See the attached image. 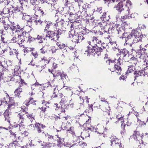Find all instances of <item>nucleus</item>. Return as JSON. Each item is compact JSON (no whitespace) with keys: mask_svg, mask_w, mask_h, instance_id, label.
Segmentation results:
<instances>
[{"mask_svg":"<svg viewBox=\"0 0 148 148\" xmlns=\"http://www.w3.org/2000/svg\"><path fill=\"white\" fill-rule=\"evenodd\" d=\"M8 104V108H11L14 107L16 105V104L15 102L14 99L13 98H9V96L7 94L6 98H4L3 101V103H5Z\"/></svg>","mask_w":148,"mask_h":148,"instance_id":"obj_1","label":"nucleus"},{"mask_svg":"<svg viewBox=\"0 0 148 148\" xmlns=\"http://www.w3.org/2000/svg\"><path fill=\"white\" fill-rule=\"evenodd\" d=\"M23 36L18 35L16 38L14 37L12 40L13 42H17L18 44H20L24 41V40L23 39Z\"/></svg>","mask_w":148,"mask_h":148,"instance_id":"obj_2","label":"nucleus"},{"mask_svg":"<svg viewBox=\"0 0 148 148\" xmlns=\"http://www.w3.org/2000/svg\"><path fill=\"white\" fill-rule=\"evenodd\" d=\"M58 32L59 31L58 30L57 31H56V32H51V37L53 38L52 39V40H53L54 41H56L58 40V39L59 37Z\"/></svg>","mask_w":148,"mask_h":148,"instance_id":"obj_3","label":"nucleus"},{"mask_svg":"<svg viewBox=\"0 0 148 148\" xmlns=\"http://www.w3.org/2000/svg\"><path fill=\"white\" fill-rule=\"evenodd\" d=\"M34 17L30 18V16L29 15H26V14H25L24 16H23L22 19H24L26 20L30 24L31 23V21H36V18H34Z\"/></svg>","mask_w":148,"mask_h":148,"instance_id":"obj_4","label":"nucleus"},{"mask_svg":"<svg viewBox=\"0 0 148 148\" xmlns=\"http://www.w3.org/2000/svg\"><path fill=\"white\" fill-rule=\"evenodd\" d=\"M11 110H6L4 113V116L5 118V120L7 121L9 123H10V121L9 115L10 114Z\"/></svg>","mask_w":148,"mask_h":148,"instance_id":"obj_5","label":"nucleus"},{"mask_svg":"<svg viewBox=\"0 0 148 148\" xmlns=\"http://www.w3.org/2000/svg\"><path fill=\"white\" fill-rule=\"evenodd\" d=\"M18 117L21 120V121L19 123V127H20L19 129L20 131H22V130H21V127L24 125V124L23 123V122L24 116L22 114L19 113L18 114Z\"/></svg>","mask_w":148,"mask_h":148,"instance_id":"obj_6","label":"nucleus"},{"mask_svg":"<svg viewBox=\"0 0 148 148\" xmlns=\"http://www.w3.org/2000/svg\"><path fill=\"white\" fill-rule=\"evenodd\" d=\"M22 89L20 88H18L14 91L15 95L18 97H19L21 93L22 92Z\"/></svg>","mask_w":148,"mask_h":148,"instance_id":"obj_7","label":"nucleus"},{"mask_svg":"<svg viewBox=\"0 0 148 148\" xmlns=\"http://www.w3.org/2000/svg\"><path fill=\"white\" fill-rule=\"evenodd\" d=\"M25 38H23V39L24 40H26L27 38V40L29 42H30L31 41H32L33 39V38H32V37L29 36V34L27 33H25Z\"/></svg>","mask_w":148,"mask_h":148,"instance_id":"obj_8","label":"nucleus"},{"mask_svg":"<svg viewBox=\"0 0 148 148\" xmlns=\"http://www.w3.org/2000/svg\"><path fill=\"white\" fill-rule=\"evenodd\" d=\"M123 4L122 2H120L117 5L116 8L117 10H119L120 11L122 10Z\"/></svg>","mask_w":148,"mask_h":148,"instance_id":"obj_9","label":"nucleus"},{"mask_svg":"<svg viewBox=\"0 0 148 148\" xmlns=\"http://www.w3.org/2000/svg\"><path fill=\"white\" fill-rule=\"evenodd\" d=\"M105 1H109L110 2V3L112 4L113 6H115L117 3V0H104Z\"/></svg>","mask_w":148,"mask_h":148,"instance_id":"obj_10","label":"nucleus"},{"mask_svg":"<svg viewBox=\"0 0 148 148\" xmlns=\"http://www.w3.org/2000/svg\"><path fill=\"white\" fill-rule=\"evenodd\" d=\"M16 26L15 29L16 30V32H21L23 31V28L20 27L19 25H16Z\"/></svg>","mask_w":148,"mask_h":148,"instance_id":"obj_11","label":"nucleus"},{"mask_svg":"<svg viewBox=\"0 0 148 148\" xmlns=\"http://www.w3.org/2000/svg\"><path fill=\"white\" fill-rule=\"evenodd\" d=\"M78 36H73L72 39V40L74 42H75V43H78Z\"/></svg>","mask_w":148,"mask_h":148,"instance_id":"obj_12","label":"nucleus"},{"mask_svg":"<svg viewBox=\"0 0 148 148\" xmlns=\"http://www.w3.org/2000/svg\"><path fill=\"white\" fill-rule=\"evenodd\" d=\"M10 28L12 30H15L16 28V25L15 26V25L14 23H11L9 25Z\"/></svg>","mask_w":148,"mask_h":148,"instance_id":"obj_13","label":"nucleus"},{"mask_svg":"<svg viewBox=\"0 0 148 148\" xmlns=\"http://www.w3.org/2000/svg\"><path fill=\"white\" fill-rule=\"evenodd\" d=\"M95 49H93V50H94V51H95L96 52H101L102 51V49L101 47H97L96 48V47H95Z\"/></svg>","mask_w":148,"mask_h":148,"instance_id":"obj_14","label":"nucleus"},{"mask_svg":"<svg viewBox=\"0 0 148 148\" xmlns=\"http://www.w3.org/2000/svg\"><path fill=\"white\" fill-rule=\"evenodd\" d=\"M38 131L39 132H41L40 128H43V127H45V126H43L42 125H41L39 123H38Z\"/></svg>","mask_w":148,"mask_h":148,"instance_id":"obj_15","label":"nucleus"},{"mask_svg":"<svg viewBox=\"0 0 148 148\" xmlns=\"http://www.w3.org/2000/svg\"><path fill=\"white\" fill-rule=\"evenodd\" d=\"M3 36H1V41L3 43H5L7 42L6 40Z\"/></svg>","mask_w":148,"mask_h":148,"instance_id":"obj_16","label":"nucleus"},{"mask_svg":"<svg viewBox=\"0 0 148 148\" xmlns=\"http://www.w3.org/2000/svg\"><path fill=\"white\" fill-rule=\"evenodd\" d=\"M4 29L5 30H7L10 28L9 25L8 24L5 23L3 24Z\"/></svg>","mask_w":148,"mask_h":148,"instance_id":"obj_17","label":"nucleus"},{"mask_svg":"<svg viewBox=\"0 0 148 148\" xmlns=\"http://www.w3.org/2000/svg\"><path fill=\"white\" fill-rule=\"evenodd\" d=\"M92 45V42H91L90 44H89V46L88 47V48L89 49H95V46H93Z\"/></svg>","mask_w":148,"mask_h":148,"instance_id":"obj_18","label":"nucleus"},{"mask_svg":"<svg viewBox=\"0 0 148 148\" xmlns=\"http://www.w3.org/2000/svg\"><path fill=\"white\" fill-rule=\"evenodd\" d=\"M20 73V70H16L14 69V75L16 76H18L19 75V74Z\"/></svg>","mask_w":148,"mask_h":148,"instance_id":"obj_19","label":"nucleus"},{"mask_svg":"<svg viewBox=\"0 0 148 148\" xmlns=\"http://www.w3.org/2000/svg\"><path fill=\"white\" fill-rule=\"evenodd\" d=\"M16 54V58H17L18 59H19L20 60V61L19 62V64H21V55L19 54V53H17V54Z\"/></svg>","mask_w":148,"mask_h":148,"instance_id":"obj_20","label":"nucleus"},{"mask_svg":"<svg viewBox=\"0 0 148 148\" xmlns=\"http://www.w3.org/2000/svg\"><path fill=\"white\" fill-rule=\"evenodd\" d=\"M114 68L115 69V70H116L118 71H121V67L118 65H115L114 67Z\"/></svg>","mask_w":148,"mask_h":148,"instance_id":"obj_21","label":"nucleus"},{"mask_svg":"<svg viewBox=\"0 0 148 148\" xmlns=\"http://www.w3.org/2000/svg\"><path fill=\"white\" fill-rule=\"evenodd\" d=\"M28 49H27V48L26 47H25V48L24 49V52L25 53V52H29V49H32V51H33V50H34V49L33 48H28Z\"/></svg>","mask_w":148,"mask_h":148,"instance_id":"obj_22","label":"nucleus"},{"mask_svg":"<svg viewBox=\"0 0 148 148\" xmlns=\"http://www.w3.org/2000/svg\"><path fill=\"white\" fill-rule=\"evenodd\" d=\"M47 138L48 139V140H51L53 139V137L52 136H51L50 135H47Z\"/></svg>","mask_w":148,"mask_h":148,"instance_id":"obj_23","label":"nucleus"},{"mask_svg":"<svg viewBox=\"0 0 148 148\" xmlns=\"http://www.w3.org/2000/svg\"><path fill=\"white\" fill-rule=\"evenodd\" d=\"M94 39H93V41H96L98 43L99 42H101V40H99L96 37H95L94 38Z\"/></svg>","mask_w":148,"mask_h":148,"instance_id":"obj_24","label":"nucleus"},{"mask_svg":"<svg viewBox=\"0 0 148 148\" xmlns=\"http://www.w3.org/2000/svg\"><path fill=\"white\" fill-rule=\"evenodd\" d=\"M20 65H18V66H15V68L14 69V70H20Z\"/></svg>","mask_w":148,"mask_h":148,"instance_id":"obj_25","label":"nucleus"},{"mask_svg":"<svg viewBox=\"0 0 148 148\" xmlns=\"http://www.w3.org/2000/svg\"><path fill=\"white\" fill-rule=\"evenodd\" d=\"M58 45L60 49L64 48L65 47V45L64 44L61 45Z\"/></svg>","mask_w":148,"mask_h":148,"instance_id":"obj_26","label":"nucleus"},{"mask_svg":"<svg viewBox=\"0 0 148 148\" xmlns=\"http://www.w3.org/2000/svg\"><path fill=\"white\" fill-rule=\"evenodd\" d=\"M22 134L24 135L25 136H27L28 134V133L26 131H24L23 133H22Z\"/></svg>","mask_w":148,"mask_h":148,"instance_id":"obj_27","label":"nucleus"},{"mask_svg":"<svg viewBox=\"0 0 148 148\" xmlns=\"http://www.w3.org/2000/svg\"><path fill=\"white\" fill-rule=\"evenodd\" d=\"M109 69L112 72L114 71H115V70H114L115 68H114V67L112 66V67H111L109 68Z\"/></svg>","mask_w":148,"mask_h":148,"instance_id":"obj_28","label":"nucleus"},{"mask_svg":"<svg viewBox=\"0 0 148 148\" xmlns=\"http://www.w3.org/2000/svg\"><path fill=\"white\" fill-rule=\"evenodd\" d=\"M12 51L15 54H17V53H18V50L15 49H13Z\"/></svg>","mask_w":148,"mask_h":148,"instance_id":"obj_29","label":"nucleus"},{"mask_svg":"<svg viewBox=\"0 0 148 148\" xmlns=\"http://www.w3.org/2000/svg\"><path fill=\"white\" fill-rule=\"evenodd\" d=\"M1 33L2 34V36L4 35L5 34V31L4 30H1Z\"/></svg>","mask_w":148,"mask_h":148,"instance_id":"obj_30","label":"nucleus"},{"mask_svg":"<svg viewBox=\"0 0 148 148\" xmlns=\"http://www.w3.org/2000/svg\"><path fill=\"white\" fill-rule=\"evenodd\" d=\"M148 68H147V67H146L145 68H144V69L142 70H141V71H140V72H142V71H144V72L146 71V70H147V69H148Z\"/></svg>","mask_w":148,"mask_h":148,"instance_id":"obj_31","label":"nucleus"},{"mask_svg":"<svg viewBox=\"0 0 148 148\" xmlns=\"http://www.w3.org/2000/svg\"><path fill=\"white\" fill-rule=\"evenodd\" d=\"M35 87V88L36 87V83H35L34 84H33L32 85L31 88H32L34 89V87Z\"/></svg>","mask_w":148,"mask_h":148,"instance_id":"obj_32","label":"nucleus"},{"mask_svg":"<svg viewBox=\"0 0 148 148\" xmlns=\"http://www.w3.org/2000/svg\"><path fill=\"white\" fill-rule=\"evenodd\" d=\"M27 117H30L31 118L32 116V115L31 114H29L28 113H27Z\"/></svg>","mask_w":148,"mask_h":148,"instance_id":"obj_33","label":"nucleus"},{"mask_svg":"<svg viewBox=\"0 0 148 148\" xmlns=\"http://www.w3.org/2000/svg\"><path fill=\"white\" fill-rule=\"evenodd\" d=\"M7 49H4V50H2V51L1 52V53H4V52L6 51L7 50Z\"/></svg>","mask_w":148,"mask_h":148,"instance_id":"obj_34","label":"nucleus"},{"mask_svg":"<svg viewBox=\"0 0 148 148\" xmlns=\"http://www.w3.org/2000/svg\"><path fill=\"white\" fill-rule=\"evenodd\" d=\"M137 131H134L133 133V135H134V136H136V134L137 133Z\"/></svg>","mask_w":148,"mask_h":148,"instance_id":"obj_35","label":"nucleus"},{"mask_svg":"<svg viewBox=\"0 0 148 148\" xmlns=\"http://www.w3.org/2000/svg\"><path fill=\"white\" fill-rule=\"evenodd\" d=\"M11 134L12 135H14V138H15L16 137V134L15 133H13L12 132V133Z\"/></svg>","mask_w":148,"mask_h":148,"instance_id":"obj_36","label":"nucleus"},{"mask_svg":"<svg viewBox=\"0 0 148 148\" xmlns=\"http://www.w3.org/2000/svg\"><path fill=\"white\" fill-rule=\"evenodd\" d=\"M32 54L33 55V56H34V57H35V58H36V56L37 55L36 53H33V52H32Z\"/></svg>","mask_w":148,"mask_h":148,"instance_id":"obj_37","label":"nucleus"},{"mask_svg":"<svg viewBox=\"0 0 148 148\" xmlns=\"http://www.w3.org/2000/svg\"><path fill=\"white\" fill-rule=\"evenodd\" d=\"M27 26H28L29 27H30L31 26V23L30 24V23H29L28 22H27Z\"/></svg>","mask_w":148,"mask_h":148,"instance_id":"obj_38","label":"nucleus"},{"mask_svg":"<svg viewBox=\"0 0 148 148\" xmlns=\"http://www.w3.org/2000/svg\"><path fill=\"white\" fill-rule=\"evenodd\" d=\"M42 109V110H43L44 111H45V110L46 109V108L45 107H42L41 108H40V109Z\"/></svg>","mask_w":148,"mask_h":148,"instance_id":"obj_39","label":"nucleus"},{"mask_svg":"<svg viewBox=\"0 0 148 148\" xmlns=\"http://www.w3.org/2000/svg\"><path fill=\"white\" fill-rule=\"evenodd\" d=\"M89 51L88 50L87 51H86L85 52L86 53H85V54H87L88 55V54L89 53Z\"/></svg>","mask_w":148,"mask_h":148,"instance_id":"obj_40","label":"nucleus"},{"mask_svg":"<svg viewBox=\"0 0 148 148\" xmlns=\"http://www.w3.org/2000/svg\"><path fill=\"white\" fill-rule=\"evenodd\" d=\"M30 120L31 121V122H32V121H33V120H34V118H33V117H32H32L31 118H30Z\"/></svg>","mask_w":148,"mask_h":148,"instance_id":"obj_41","label":"nucleus"},{"mask_svg":"<svg viewBox=\"0 0 148 148\" xmlns=\"http://www.w3.org/2000/svg\"><path fill=\"white\" fill-rule=\"evenodd\" d=\"M12 51L10 52V55H12L13 54Z\"/></svg>","mask_w":148,"mask_h":148,"instance_id":"obj_42","label":"nucleus"},{"mask_svg":"<svg viewBox=\"0 0 148 148\" xmlns=\"http://www.w3.org/2000/svg\"><path fill=\"white\" fill-rule=\"evenodd\" d=\"M137 33H138V32H135V33H134V35H135V34H136H136H137Z\"/></svg>","mask_w":148,"mask_h":148,"instance_id":"obj_43","label":"nucleus"},{"mask_svg":"<svg viewBox=\"0 0 148 148\" xmlns=\"http://www.w3.org/2000/svg\"><path fill=\"white\" fill-rule=\"evenodd\" d=\"M85 98H86V99L87 100L89 99V98H88V97H85Z\"/></svg>","mask_w":148,"mask_h":148,"instance_id":"obj_44","label":"nucleus"},{"mask_svg":"<svg viewBox=\"0 0 148 148\" xmlns=\"http://www.w3.org/2000/svg\"><path fill=\"white\" fill-rule=\"evenodd\" d=\"M137 73V71H135V72H134V73L135 74H136V73Z\"/></svg>","mask_w":148,"mask_h":148,"instance_id":"obj_45","label":"nucleus"},{"mask_svg":"<svg viewBox=\"0 0 148 148\" xmlns=\"http://www.w3.org/2000/svg\"><path fill=\"white\" fill-rule=\"evenodd\" d=\"M22 14H23V16H25V14H26L23 13Z\"/></svg>","mask_w":148,"mask_h":148,"instance_id":"obj_46","label":"nucleus"},{"mask_svg":"<svg viewBox=\"0 0 148 148\" xmlns=\"http://www.w3.org/2000/svg\"><path fill=\"white\" fill-rule=\"evenodd\" d=\"M0 65L2 67H3V66L1 64V62H0Z\"/></svg>","mask_w":148,"mask_h":148,"instance_id":"obj_47","label":"nucleus"},{"mask_svg":"<svg viewBox=\"0 0 148 148\" xmlns=\"http://www.w3.org/2000/svg\"><path fill=\"white\" fill-rule=\"evenodd\" d=\"M101 101H104V102H106V100H101Z\"/></svg>","mask_w":148,"mask_h":148,"instance_id":"obj_48","label":"nucleus"},{"mask_svg":"<svg viewBox=\"0 0 148 148\" xmlns=\"http://www.w3.org/2000/svg\"><path fill=\"white\" fill-rule=\"evenodd\" d=\"M54 96V97H57V95H54V96Z\"/></svg>","mask_w":148,"mask_h":148,"instance_id":"obj_49","label":"nucleus"},{"mask_svg":"<svg viewBox=\"0 0 148 148\" xmlns=\"http://www.w3.org/2000/svg\"><path fill=\"white\" fill-rule=\"evenodd\" d=\"M3 102H1V105L2 104H3L4 103H3ZM1 105V104L0 105V106Z\"/></svg>","mask_w":148,"mask_h":148,"instance_id":"obj_50","label":"nucleus"},{"mask_svg":"<svg viewBox=\"0 0 148 148\" xmlns=\"http://www.w3.org/2000/svg\"><path fill=\"white\" fill-rule=\"evenodd\" d=\"M41 12V13H42V14H43V13H44V12H43V11H42Z\"/></svg>","mask_w":148,"mask_h":148,"instance_id":"obj_51","label":"nucleus"},{"mask_svg":"<svg viewBox=\"0 0 148 148\" xmlns=\"http://www.w3.org/2000/svg\"><path fill=\"white\" fill-rule=\"evenodd\" d=\"M38 22H39V23H40V24L41 23V22H40V21H38Z\"/></svg>","mask_w":148,"mask_h":148,"instance_id":"obj_52","label":"nucleus"},{"mask_svg":"<svg viewBox=\"0 0 148 148\" xmlns=\"http://www.w3.org/2000/svg\"><path fill=\"white\" fill-rule=\"evenodd\" d=\"M3 0H0V1L1 2H2V1H3Z\"/></svg>","mask_w":148,"mask_h":148,"instance_id":"obj_53","label":"nucleus"},{"mask_svg":"<svg viewBox=\"0 0 148 148\" xmlns=\"http://www.w3.org/2000/svg\"><path fill=\"white\" fill-rule=\"evenodd\" d=\"M22 109H23V110L24 109V108H23V107H22Z\"/></svg>","mask_w":148,"mask_h":148,"instance_id":"obj_54","label":"nucleus"},{"mask_svg":"<svg viewBox=\"0 0 148 148\" xmlns=\"http://www.w3.org/2000/svg\"><path fill=\"white\" fill-rule=\"evenodd\" d=\"M38 42H40V43H41V42H41L40 41H38Z\"/></svg>","mask_w":148,"mask_h":148,"instance_id":"obj_55","label":"nucleus"},{"mask_svg":"<svg viewBox=\"0 0 148 148\" xmlns=\"http://www.w3.org/2000/svg\"><path fill=\"white\" fill-rule=\"evenodd\" d=\"M49 24H47V26H49Z\"/></svg>","mask_w":148,"mask_h":148,"instance_id":"obj_56","label":"nucleus"},{"mask_svg":"<svg viewBox=\"0 0 148 148\" xmlns=\"http://www.w3.org/2000/svg\"><path fill=\"white\" fill-rule=\"evenodd\" d=\"M147 3H148V0H147Z\"/></svg>","mask_w":148,"mask_h":148,"instance_id":"obj_57","label":"nucleus"},{"mask_svg":"<svg viewBox=\"0 0 148 148\" xmlns=\"http://www.w3.org/2000/svg\"><path fill=\"white\" fill-rule=\"evenodd\" d=\"M38 36H38V38H37L38 39H39V38H38Z\"/></svg>","mask_w":148,"mask_h":148,"instance_id":"obj_58","label":"nucleus"},{"mask_svg":"<svg viewBox=\"0 0 148 148\" xmlns=\"http://www.w3.org/2000/svg\"><path fill=\"white\" fill-rule=\"evenodd\" d=\"M87 101L88 102H89V101L88 100H87Z\"/></svg>","mask_w":148,"mask_h":148,"instance_id":"obj_59","label":"nucleus"},{"mask_svg":"<svg viewBox=\"0 0 148 148\" xmlns=\"http://www.w3.org/2000/svg\"><path fill=\"white\" fill-rule=\"evenodd\" d=\"M139 35H138V36H137V37H139Z\"/></svg>","mask_w":148,"mask_h":148,"instance_id":"obj_60","label":"nucleus"},{"mask_svg":"<svg viewBox=\"0 0 148 148\" xmlns=\"http://www.w3.org/2000/svg\"><path fill=\"white\" fill-rule=\"evenodd\" d=\"M23 35H24V32H23Z\"/></svg>","mask_w":148,"mask_h":148,"instance_id":"obj_61","label":"nucleus"},{"mask_svg":"<svg viewBox=\"0 0 148 148\" xmlns=\"http://www.w3.org/2000/svg\"><path fill=\"white\" fill-rule=\"evenodd\" d=\"M33 104H34V105H36V103H35L34 104L33 103Z\"/></svg>","mask_w":148,"mask_h":148,"instance_id":"obj_62","label":"nucleus"},{"mask_svg":"<svg viewBox=\"0 0 148 148\" xmlns=\"http://www.w3.org/2000/svg\"><path fill=\"white\" fill-rule=\"evenodd\" d=\"M1 77V75L0 76V78Z\"/></svg>","mask_w":148,"mask_h":148,"instance_id":"obj_63","label":"nucleus"},{"mask_svg":"<svg viewBox=\"0 0 148 148\" xmlns=\"http://www.w3.org/2000/svg\"><path fill=\"white\" fill-rule=\"evenodd\" d=\"M132 31H135V30H132Z\"/></svg>","mask_w":148,"mask_h":148,"instance_id":"obj_64","label":"nucleus"}]
</instances>
